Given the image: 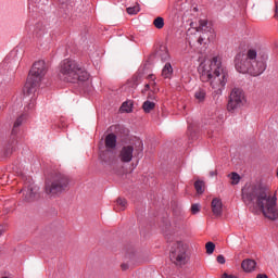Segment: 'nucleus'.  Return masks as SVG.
<instances>
[{
  "mask_svg": "<svg viewBox=\"0 0 278 278\" xmlns=\"http://www.w3.org/2000/svg\"><path fill=\"white\" fill-rule=\"evenodd\" d=\"M230 179L232 180V184H240V175H238L237 173H232Z\"/></svg>",
  "mask_w": 278,
  "mask_h": 278,
  "instance_id": "a878e982",
  "label": "nucleus"
},
{
  "mask_svg": "<svg viewBox=\"0 0 278 278\" xmlns=\"http://www.w3.org/2000/svg\"><path fill=\"white\" fill-rule=\"evenodd\" d=\"M162 77L164 79H170L173 77V65L170 63H166L162 70Z\"/></svg>",
  "mask_w": 278,
  "mask_h": 278,
  "instance_id": "4468645a",
  "label": "nucleus"
},
{
  "mask_svg": "<svg viewBox=\"0 0 278 278\" xmlns=\"http://www.w3.org/2000/svg\"><path fill=\"white\" fill-rule=\"evenodd\" d=\"M121 110L122 112H127V113L131 112V103L124 102L121 106Z\"/></svg>",
  "mask_w": 278,
  "mask_h": 278,
  "instance_id": "393cba45",
  "label": "nucleus"
},
{
  "mask_svg": "<svg viewBox=\"0 0 278 278\" xmlns=\"http://www.w3.org/2000/svg\"><path fill=\"white\" fill-rule=\"evenodd\" d=\"M161 51H162V53L160 54L161 60L163 62H166V60H168V58H170V55L168 54V49H166V47H161Z\"/></svg>",
  "mask_w": 278,
  "mask_h": 278,
  "instance_id": "4be33fe9",
  "label": "nucleus"
},
{
  "mask_svg": "<svg viewBox=\"0 0 278 278\" xmlns=\"http://www.w3.org/2000/svg\"><path fill=\"white\" fill-rule=\"evenodd\" d=\"M149 77H150V79H153V75H150Z\"/></svg>",
  "mask_w": 278,
  "mask_h": 278,
  "instance_id": "ea45409f",
  "label": "nucleus"
},
{
  "mask_svg": "<svg viewBox=\"0 0 278 278\" xmlns=\"http://www.w3.org/2000/svg\"><path fill=\"white\" fill-rule=\"evenodd\" d=\"M88 77H90L88 72L81 68L79 64H77V62L65 59L61 63L60 78L63 81H67L70 84H77V81H88Z\"/></svg>",
  "mask_w": 278,
  "mask_h": 278,
  "instance_id": "20e7f679",
  "label": "nucleus"
},
{
  "mask_svg": "<svg viewBox=\"0 0 278 278\" xmlns=\"http://www.w3.org/2000/svg\"><path fill=\"white\" fill-rule=\"evenodd\" d=\"M29 108H34V102H31V103L29 104Z\"/></svg>",
  "mask_w": 278,
  "mask_h": 278,
  "instance_id": "58836bf2",
  "label": "nucleus"
},
{
  "mask_svg": "<svg viewBox=\"0 0 278 278\" xmlns=\"http://www.w3.org/2000/svg\"><path fill=\"white\" fill-rule=\"evenodd\" d=\"M153 25L156 29H164V17L159 16L154 18Z\"/></svg>",
  "mask_w": 278,
  "mask_h": 278,
  "instance_id": "aec40b11",
  "label": "nucleus"
},
{
  "mask_svg": "<svg viewBox=\"0 0 278 278\" xmlns=\"http://www.w3.org/2000/svg\"><path fill=\"white\" fill-rule=\"evenodd\" d=\"M194 188L198 194H203V192H205V182L203 180H197L194 182Z\"/></svg>",
  "mask_w": 278,
  "mask_h": 278,
  "instance_id": "a211bd4d",
  "label": "nucleus"
},
{
  "mask_svg": "<svg viewBox=\"0 0 278 278\" xmlns=\"http://www.w3.org/2000/svg\"><path fill=\"white\" fill-rule=\"evenodd\" d=\"M222 278H238V277L235 276V275L224 274V275L222 276Z\"/></svg>",
  "mask_w": 278,
  "mask_h": 278,
  "instance_id": "2f4dec72",
  "label": "nucleus"
},
{
  "mask_svg": "<svg viewBox=\"0 0 278 278\" xmlns=\"http://www.w3.org/2000/svg\"><path fill=\"white\" fill-rule=\"evenodd\" d=\"M118 159L124 164H129L134 160V146H124L118 153Z\"/></svg>",
  "mask_w": 278,
  "mask_h": 278,
  "instance_id": "9d476101",
  "label": "nucleus"
},
{
  "mask_svg": "<svg viewBox=\"0 0 278 278\" xmlns=\"http://www.w3.org/2000/svg\"><path fill=\"white\" fill-rule=\"evenodd\" d=\"M203 40H205V38L200 36L199 39H198L199 45H203Z\"/></svg>",
  "mask_w": 278,
  "mask_h": 278,
  "instance_id": "72a5a7b5",
  "label": "nucleus"
},
{
  "mask_svg": "<svg viewBox=\"0 0 278 278\" xmlns=\"http://www.w3.org/2000/svg\"><path fill=\"white\" fill-rule=\"evenodd\" d=\"M103 162H105V164H109L110 166H114V164H116V159L113 156L112 159H105L103 157Z\"/></svg>",
  "mask_w": 278,
  "mask_h": 278,
  "instance_id": "c85d7f7f",
  "label": "nucleus"
},
{
  "mask_svg": "<svg viewBox=\"0 0 278 278\" xmlns=\"http://www.w3.org/2000/svg\"><path fill=\"white\" fill-rule=\"evenodd\" d=\"M197 31H207V21L206 20L199 21V27L197 28Z\"/></svg>",
  "mask_w": 278,
  "mask_h": 278,
  "instance_id": "412c9836",
  "label": "nucleus"
},
{
  "mask_svg": "<svg viewBox=\"0 0 278 278\" xmlns=\"http://www.w3.org/2000/svg\"><path fill=\"white\" fill-rule=\"evenodd\" d=\"M127 268H129V265H127V264H122V270H127Z\"/></svg>",
  "mask_w": 278,
  "mask_h": 278,
  "instance_id": "c9c22d12",
  "label": "nucleus"
},
{
  "mask_svg": "<svg viewBox=\"0 0 278 278\" xmlns=\"http://www.w3.org/2000/svg\"><path fill=\"white\" fill-rule=\"evenodd\" d=\"M142 110L147 113V114H149V112H151L152 110H155V104L153 103V102H151V101H146V102H143V104H142Z\"/></svg>",
  "mask_w": 278,
  "mask_h": 278,
  "instance_id": "6ab92c4d",
  "label": "nucleus"
},
{
  "mask_svg": "<svg viewBox=\"0 0 278 278\" xmlns=\"http://www.w3.org/2000/svg\"><path fill=\"white\" fill-rule=\"evenodd\" d=\"M242 200L250 210H260L269 220H277V195H270L266 187L251 185L242 190Z\"/></svg>",
  "mask_w": 278,
  "mask_h": 278,
  "instance_id": "f257e3e1",
  "label": "nucleus"
},
{
  "mask_svg": "<svg viewBox=\"0 0 278 278\" xmlns=\"http://www.w3.org/2000/svg\"><path fill=\"white\" fill-rule=\"evenodd\" d=\"M256 278H268V276H266L264 274H258Z\"/></svg>",
  "mask_w": 278,
  "mask_h": 278,
  "instance_id": "e433bc0d",
  "label": "nucleus"
},
{
  "mask_svg": "<svg viewBox=\"0 0 278 278\" xmlns=\"http://www.w3.org/2000/svg\"><path fill=\"white\" fill-rule=\"evenodd\" d=\"M194 97L199 103H203V101H205V97H207V93L205 92V89H198Z\"/></svg>",
  "mask_w": 278,
  "mask_h": 278,
  "instance_id": "f3484780",
  "label": "nucleus"
},
{
  "mask_svg": "<svg viewBox=\"0 0 278 278\" xmlns=\"http://www.w3.org/2000/svg\"><path fill=\"white\" fill-rule=\"evenodd\" d=\"M198 71L201 81H210L214 99L220 97L229 77L227 68L223 66V59L218 55L213 56L211 60L202 62Z\"/></svg>",
  "mask_w": 278,
  "mask_h": 278,
  "instance_id": "f03ea898",
  "label": "nucleus"
},
{
  "mask_svg": "<svg viewBox=\"0 0 278 278\" xmlns=\"http://www.w3.org/2000/svg\"><path fill=\"white\" fill-rule=\"evenodd\" d=\"M45 75H47V63L45 61L35 62L24 87V94H26V97L35 96L36 92H38V88H40Z\"/></svg>",
  "mask_w": 278,
  "mask_h": 278,
  "instance_id": "39448f33",
  "label": "nucleus"
},
{
  "mask_svg": "<svg viewBox=\"0 0 278 278\" xmlns=\"http://www.w3.org/2000/svg\"><path fill=\"white\" fill-rule=\"evenodd\" d=\"M21 192L23 193V200L26 201V203H34V201L40 199V187L34 182L25 185Z\"/></svg>",
  "mask_w": 278,
  "mask_h": 278,
  "instance_id": "1a4fd4ad",
  "label": "nucleus"
},
{
  "mask_svg": "<svg viewBox=\"0 0 278 278\" xmlns=\"http://www.w3.org/2000/svg\"><path fill=\"white\" fill-rule=\"evenodd\" d=\"M5 76H3L2 74H0V88H5Z\"/></svg>",
  "mask_w": 278,
  "mask_h": 278,
  "instance_id": "c756f323",
  "label": "nucleus"
},
{
  "mask_svg": "<svg viewBox=\"0 0 278 278\" xmlns=\"http://www.w3.org/2000/svg\"><path fill=\"white\" fill-rule=\"evenodd\" d=\"M276 16H278V5H276Z\"/></svg>",
  "mask_w": 278,
  "mask_h": 278,
  "instance_id": "4c0bfd02",
  "label": "nucleus"
},
{
  "mask_svg": "<svg viewBox=\"0 0 278 278\" xmlns=\"http://www.w3.org/2000/svg\"><path fill=\"white\" fill-rule=\"evenodd\" d=\"M66 188H68V177L64 174H56L52 182L46 184V194H60Z\"/></svg>",
  "mask_w": 278,
  "mask_h": 278,
  "instance_id": "0eeeda50",
  "label": "nucleus"
},
{
  "mask_svg": "<svg viewBox=\"0 0 278 278\" xmlns=\"http://www.w3.org/2000/svg\"><path fill=\"white\" fill-rule=\"evenodd\" d=\"M211 207H212V212L214 214V216H222L223 214V202L220 201V199H213L212 203H211Z\"/></svg>",
  "mask_w": 278,
  "mask_h": 278,
  "instance_id": "9b49d317",
  "label": "nucleus"
},
{
  "mask_svg": "<svg viewBox=\"0 0 278 278\" xmlns=\"http://www.w3.org/2000/svg\"><path fill=\"white\" fill-rule=\"evenodd\" d=\"M5 233V228L3 226H0V236H3Z\"/></svg>",
  "mask_w": 278,
  "mask_h": 278,
  "instance_id": "f704fd0d",
  "label": "nucleus"
},
{
  "mask_svg": "<svg viewBox=\"0 0 278 278\" xmlns=\"http://www.w3.org/2000/svg\"><path fill=\"white\" fill-rule=\"evenodd\" d=\"M244 103H247L244 91L240 88H233L230 92L227 104L228 112H236V110H240Z\"/></svg>",
  "mask_w": 278,
  "mask_h": 278,
  "instance_id": "6e6552de",
  "label": "nucleus"
},
{
  "mask_svg": "<svg viewBox=\"0 0 278 278\" xmlns=\"http://www.w3.org/2000/svg\"><path fill=\"white\" fill-rule=\"evenodd\" d=\"M23 121H25V115H20L14 122L13 129L11 131L12 136H16L18 134V127L23 125Z\"/></svg>",
  "mask_w": 278,
  "mask_h": 278,
  "instance_id": "2eb2a0df",
  "label": "nucleus"
},
{
  "mask_svg": "<svg viewBox=\"0 0 278 278\" xmlns=\"http://www.w3.org/2000/svg\"><path fill=\"white\" fill-rule=\"evenodd\" d=\"M235 67L238 73H249L252 77H257L266 71V61L257 55V51L250 48L247 53H239L235 59Z\"/></svg>",
  "mask_w": 278,
  "mask_h": 278,
  "instance_id": "7ed1b4c3",
  "label": "nucleus"
},
{
  "mask_svg": "<svg viewBox=\"0 0 278 278\" xmlns=\"http://www.w3.org/2000/svg\"><path fill=\"white\" fill-rule=\"evenodd\" d=\"M12 146L8 144L5 148H4V155L5 157H10V155H12Z\"/></svg>",
  "mask_w": 278,
  "mask_h": 278,
  "instance_id": "cd10ccee",
  "label": "nucleus"
},
{
  "mask_svg": "<svg viewBox=\"0 0 278 278\" xmlns=\"http://www.w3.org/2000/svg\"><path fill=\"white\" fill-rule=\"evenodd\" d=\"M2 278H9L8 276H4V277H2Z\"/></svg>",
  "mask_w": 278,
  "mask_h": 278,
  "instance_id": "a19ab883",
  "label": "nucleus"
},
{
  "mask_svg": "<svg viewBox=\"0 0 278 278\" xmlns=\"http://www.w3.org/2000/svg\"><path fill=\"white\" fill-rule=\"evenodd\" d=\"M217 262H218V264H225V256L223 255V254H219L218 256H217Z\"/></svg>",
  "mask_w": 278,
  "mask_h": 278,
  "instance_id": "7c9ffc66",
  "label": "nucleus"
},
{
  "mask_svg": "<svg viewBox=\"0 0 278 278\" xmlns=\"http://www.w3.org/2000/svg\"><path fill=\"white\" fill-rule=\"evenodd\" d=\"M255 266H256L255 261L251 258L244 260L241 264V268H243L245 273H251L252 270H255Z\"/></svg>",
  "mask_w": 278,
  "mask_h": 278,
  "instance_id": "f8f14e48",
  "label": "nucleus"
},
{
  "mask_svg": "<svg viewBox=\"0 0 278 278\" xmlns=\"http://www.w3.org/2000/svg\"><path fill=\"white\" fill-rule=\"evenodd\" d=\"M127 14L134 15V14H138V12H140V7L139 5H135V7H129L126 9Z\"/></svg>",
  "mask_w": 278,
  "mask_h": 278,
  "instance_id": "b1692460",
  "label": "nucleus"
},
{
  "mask_svg": "<svg viewBox=\"0 0 278 278\" xmlns=\"http://www.w3.org/2000/svg\"><path fill=\"white\" fill-rule=\"evenodd\" d=\"M205 249H206L207 255H212V253H214V250L216 249V244L210 241L205 244Z\"/></svg>",
  "mask_w": 278,
  "mask_h": 278,
  "instance_id": "5701e85b",
  "label": "nucleus"
},
{
  "mask_svg": "<svg viewBox=\"0 0 278 278\" xmlns=\"http://www.w3.org/2000/svg\"><path fill=\"white\" fill-rule=\"evenodd\" d=\"M150 89H151V85H150V84H146V86H144L142 92H147V91H149Z\"/></svg>",
  "mask_w": 278,
  "mask_h": 278,
  "instance_id": "473e14b6",
  "label": "nucleus"
},
{
  "mask_svg": "<svg viewBox=\"0 0 278 278\" xmlns=\"http://www.w3.org/2000/svg\"><path fill=\"white\" fill-rule=\"evenodd\" d=\"M106 149H116V135L109 134L105 138Z\"/></svg>",
  "mask_w": 278,
  "mask_h": 278,
  "instance_id": "ddd939ff",
  "label": "nucleus"
},
{
  "mask_svg": "<svg viewBox=\"0 0 278 278\" xmlns=\"http://www.w3.org/2000/svg\"><path fill=\"white\" fill-rule=\"evenodd\" d=\"M186 251L187 248L184 245V242L178 241L174 243L169 252V260L176 264V266L188 264V254Z\"/></svg>",
  "mask_w": 278,
  "mask_h": 278,
  "instance_id": "423d86ee",
  "label": "nucleus"
},
{
  "mask_svg": "<svg viewBox=\"0 0 278 278\" xmlns=\"http://www.w3.org/2000/svg\"><path fill=\"white\" fill-rule=\"evenodd\" d=\"M199 212H201V205H199V204H192V205H191V213H192V214H199Z\"/></svg>",
  "mask_w": 278,
  "mask_h": 278,
  "instance_id": "bb28decb",
  "label": "nucleus"
},
{
  "mask_svg": "<svg viewBox=\"0 0 278 278\" xmlns=\"http://www.w3.org/2000/svg\"><path fill=\"white\" fill-rule=\"evenodd\" d=\"M127 207V200L123 198H118L116 200V206H115V212H123Z\"/></svg>",
  "mask_w": 278,
  "mask_h": 278,
  "instance_id": "dca6fc26",
  "label": "nucleus"
}]
</instances>
